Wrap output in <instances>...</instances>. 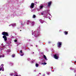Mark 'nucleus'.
Returning <instances> with one entry per match:
<instances>
[{
	"mask_svg": "<svg viewBox=\"0 0 76 76\" xmlns=\"http://www.w3.org/2000/svg\"><path fill=\"white\" fill-rule=\"evenodd\" d=\"M2 34L3 35H5V36H8V33L5 32H3Z\"/></svg>",
	"mask_w": 76,
	"mask_h": 76,
	"instance_id": "obj_1",
	"label": "nucleus"
},
{
	"mask_svg": "<svg viewBox=\"0 0 76 76\" xmlns=\"http://www.w3.org/2000/svg\"><path fill=\"white\" fill-rule=\"evenodd\" d=\"M3 38H4L5 41H7V37H6V36H4L3 37Z\"/></svg>",
	"mask_w": 76,
	"mask_h": 76,
	"instance_id": "obj_2",
	"label": "nucleus"
},
{
	"mask_svg": "<svg viewBox=\"0 0 76 76\" xmlns=\"http://www.w3.org/2000/svg\"><path fill=\"white\" fill-rule=\"evenodd\" d=\"M34 6V3H32L31 5V6H30L31 7V8H33Z\"/></svg>",
	"mask_w": 76,
	"mask_h": 76,
	"instance_id": "obj_3",
	"label": "nucleus"
},
{
	"mask_svg": "<svg viewBox=\"0 0 76 76\" xmlns=\"http://www.w3.org/2000/svg\"><path fill=\"white\" fill-rule=\"evenodd\" d=\"M54 58L55 59H57L58 58V57L57 56V55L56 54L54 55Z\"/></svg>",
	"mask_w": 76,
	"mask_h": 76,
	"instance_id": "obj_4",
	"label": "nucleus"
},
{
	"mask_svg": "<svg viewBox=\"0 0 76 76\" xmlns=\"http://www.w3.org/2000/svg\"><path fill=\"white\" fill-rule=\"evenodd\" d=\"M58 44L59 47H61L60 46L61 45V43L59 42Z\"/></svg>",
	"mask_w": 76,
	"mask_h": 76,
	"instance_id": "obj_5",
	"label": "nucleus"
},
{
	"mask_svg": "<svg viewBox=\"0 0 76 76\" xmlns=\"http://www.w3.org/2000/svg\"><path fill=\"white\" fill-rule=\"evenodd\" d=\"M2 70V71H4V68L3 67H2L1 68H0V71H1V70Z\"/></svg>",
	"mask_w": 76,
	"mask_h": 76,
	"instance_id": "obj_6",
	"label": "nucleus"
},
{
	"mask_svg": "<svg viewBox=\"0 0 76 76\" xmlns=\"http://www.w3.org/2000/svg\"><path fill=\"white\" fill-rule=\"evenodd\" d=\"M51 2H50L49 3H48V5L50 6L51 5Z\"/></svg>",
	"mask_w": 76,
	"mask_h": 76,
	"instance_id": "obj_7",
	"label": "nucleus"
},
{
	"mask_svg": "<svg viewBox=\"0 0 76 76\" xmlns=\"http://www.w3.org/2000/svg\"><path fill=\"white\" fill-rule=\"evenodd\" d=\"M44 58H45V60H47V58L46 57V56L45 55H44Z\"/></svg>",
	"mask_w": 76,
	"mask_h": 76,
	"instance_id": "obj_8",
	"label": "nucleus"
},
{
	"mask_svg": "<svg viewBox=\"0 0 76 76\" xmlns=\"http://www.w3.org/2000/svg\"><path fill=\"white\" fill-rule=\"evenodd\" d=\"M4 55H2V56H0V58L1 57H4Z\"/></svg>",
	"mask_w": 76,
	"mask_h": 76,
	"instance_id": "obj_9",
	"label": "nucleus"
},
{
	"mask_svg": "<svg viewBox=\"0 0 76 76\" xmlns=\"http://www.w3.org/2000/svg\"><path fill=\"white\" fill-rule=\"evenodd\" d=\"M36 67H38V64H36Z\"/></svg>",
	"mask_w": 76,
	"mask_h": 76,
	"instance_id": "obj_10",
	"label": "nucleus"
},
{
	"mask_svg": "<svg viewBox=\"0 0 76 76\" xmlns=\"http://www.w3.org/2000/svg\"><path fill=\"white\" fill-rule=\"evenodd\" d=\"M65 34H66V35H67V32H65Z\"/></svg>",
	"mask_w": 76,
	"mask_h": 76,
	"instance_id": "obj_11",
	"label": "nucleus"
},
{
	"mask_svg": "<svg viewBox=\"0 0 76 76\" xmlns=\"http://www.w3.org/2000/svg\"><path fill=\"white\" fill-rule=\"evenodd\" d=\"M33 18H35V15H33Z\"/></svg>",
	"mask_w": 76,
	"mask_h": 76,
	"instance_id": "obj_12",
	"label": "nucleus"
},
{
	"mask_svg": "<svg viewBox=\"0 0 76 76\" xmlns=\"http://www.w3.org/2000/svg\"><path fill=\"white\" fill-rule=\"evenodd\" d=\"M15 55H13L12 56V57H15Z\"/></svg>",
	"mask_w": 76,
	"mask_h": 76,
	"instance_id": "obj_13",
	"label": "nucleus"
},
{
	"mask_svg": "<svg viewBox=\"0 0 76 76\" xmlns=\"http://www.w3.org/2000/svg\"><path fill=\"white\" fill-rule=\"evenodd\" d=\"M42 6H41L40 7V9H42Z\"/></svg>",
	"mask_w": 76,
	"mask_h": 76,
	"instance_id": "obj_14",
	"label": "nucleus"
},
{
	"mask_svg": "<svg viewBox=\"0 0 76 76\" xmlns=\"http://www.w3.org/2000/svg\"><path fill=\"white\" fill-rule=\"evenodd\" d=\"M43 64H47V63L45 62V63H43Z\"/></svg>",
	"mask_w": 76,
	"mask_h": 76,
	"instance_id": "obj_15",
	"label": "nucleus"
},
{
	"mask_svg": "<svg viewBox=\"0 0 76 76\" xmlns=\"http://www.w3.org/2000/svg\"><path fill=\"white\" fill-rule=\"evenodd\" d=\"M20 53L22 54V50H20Z\"/></svg>",
	"mask_w": 76,
	"mask_h": 76,
	"instance_id": "obj_16",
	"label": "nucleus"
},
{
	"mask_svg": "<svg viewBox=\"0 0 76 76\" xmlns=\"http://www.w3.org/2000/svg\"><path fill=\"white\" fill-rule=\"evenodd\" d=\"M17 41V40H14V42H16Z\"/></svg>",
	"mask_w": 76,
	"mask_h": 76,
	"instance_id": "obj_17",
	"label": "nucleus"
},
{
	"mask_svg": "<svg viewBox=\"0 0 76 76\" xmlns=\"http://www.w3.org/2000/svg\"><path fill=\"white\" fill-rule=\"evenodd\" d=\"M21 56H23V54H21Z\"/></svg>",
	"mask_w": 76,
	"mask_h": 76,
	"instance_id": "obj_18",
	"label": "nucleus"
},
{
	"mask_svg": "<svg viewBox=\"0 0 76 76\" xmlns=\"http://www.w3.org/2000/svg\"><path fill=\"white\" fill-rule=\"evenodd\" d=\"M16 76H18V75H16Z\"/></svg>",
	"mask_w": 76,
	"mask_h": 76,
	"instance_id": "obj_19",
	"label": "nucleus"
}]
</instances>
